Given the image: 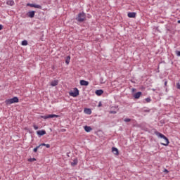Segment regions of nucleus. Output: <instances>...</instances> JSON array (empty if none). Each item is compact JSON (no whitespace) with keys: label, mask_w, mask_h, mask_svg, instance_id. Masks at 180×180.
Instances as JSON below:
<instances>
[{"label":"nucleus","mask_w":180,"mask_h":180,"mask_svg":"<svg viewBox=\"0 0 180 180\" xmlns=\"http://www.w3.org/2000/svg\"><path fill=\"white\" fill-rule=\"evenodd\" d=\"M124 122H125L126 123L129 122H131V119L130 118H125L124 120Z\"/></svg>","instance_id":"23"},{"label":"nucleus","mask_w":180,"mask_h":180,"mask_svg":"<svg viewBox=\"0 0 180 180\" xmlns=\"http://www.w3.org/2000/svg\"><path fill=\"white\" fill-rule=\"evenodd\" d=\"M28 161L30 162H33L36 161V158H30V159H28Z\"/></svg>","instance_id":"24"},{"label":"nucleus","mask_w":180,"mask_h":180,"mask_svg":"<svg viewBox=\"0 0 180 180\" xmlns=\"http://www.w3.org/2000/svg\"><path fill=\"white\" fill-rule=\"evenodd\" d=\"M70 60H71V56H68L65 59V63L67 65L70 64Z\"/></svg>","instance_id":"19"},{"label":"nucleus","mask_w":180,"mask_h":180,"mask_svg":"<svg viewBox=\"0 0 180 180\" xmlns=\"http://www.w3.org/2000/svg\"><path fill=\"white\" fill-rule=\"evenodd\" d=\"M155 134H156V136H158V137H160V139H164L165 143H161L162 146H165V147H167V146L169 144V140H168V138H167V136H165L164 134L158 132V131H155Z\"/></svg>","instance_id":"1"},{"label":"nucleus","mask_w":180,"mask_h":180,"mask_svg":"<svg viewBox=\"0 0 180 180\" xmlns=\"http://www.w3.org/2000/svg\"><path fill=\"white\" fill-rule=\"evenodd\" d=\"M136 91V89L133 88L132 89V92H134Z\"/></svg>","instance_id":"35"},{"label":"nucleus","mask_w":180,"mask_h":180,"mask_svg":"<svg viewBox=\"0 0 180 180\" xmlns=\"http://www.w3.org/2000/svg\"><path fill=\"white\" fill-rule=\"evenodd\" d=\"M84 130H85V131H86V133H89V131H91L92 127H91L89 126H85Z\"/></svg>","instance_id":"18"},{"label":"nucleus","mask_w":180,"mask_h":180,"mask_svg":"<svg viewBox=\"0 0 180 180\" xmlns=\"http://www.w3.org/2000/svg\"><path fill=\"white\" fill-rule=\"evenodd\" d=\"M176 54L178 57H180V51H176Z\"/></svg>","instance_id":"31"},{"label":"nucleus","mask_w":180,"mask_h":180,"mask_svg":"<svg viewBox=\"0 0 180 180\" xmlns=\"http://www.w3.org/2000/svg\"><path fill=\"white\" fill-rule=\"evenodd\" d=\"M136 13L134 12H129L127 14L128 18H136Z\"/></svg>","instance_id":"12"},{"label":"nucleus","mask_w":180,"mask_h":180,"mask_svg":"<svg viewBox=\"0 0 180 180\" xmlns=\"http://www.w3.org/2000/svg\"><path fill=\"white\" fill-rule=\"evenodd\" d=\"M80 85L82 86H88V85H89V82L85 80H80Z\"/></svg>","instance_id":"8"},{"label":"nucleus","mask_w":180,"mask_h":180,"mask_svg":"<svg viewBox=\"0 0 180 180\" xmlns=\"http://www.w3.org/2000/svg\"><path fill=\"white\" fill-rule=\"evenodd\" d=\"M58 85V80H53L51 82V86H57Z\"/></svg>","instance_id":"17"},{"label":"nucleus","mask_w":180,"mask_h":180,"mask_svg":"<svg viewBox=\"0 0 180 180\" xmlns=\"http://www.w3.org/2000/svg\"><path fill=\"white\" fill-rule=\"evenodd\" d=\"M2 29H4V25L0 24V30H2Z\"/></svg>","instance_id":"33"},{"label":"nucleus","mask_w":180,"mask_h":180,"mask_svg":"<svg viewBox=\"0 0 180 180\" xmlns=\"http://www.w3.org/2000/svg\"><path fill=\"white\" fill-rule=\"evenodd\" d=\"M101 106H102V102L100 101L98 105V108H101Z\"/></svg>","instance_id":"32"},{"label":"nucleus","mask_w":180,"mask_h":180,"mask_svg":"<svg viewBox=\"0 0 180 180\" xmlns=\"http://www.w3.org/2000/svg\"><path fill=\"white\" fill-rule=\"evenodd\" d=\"M27 6H30V8H37V9H41V6L39 5V4H34L28 3L27 4Z\"/></svg>","instance_id":"6"},{"label":"nucleus","mask_w":180,"mask_h":180,"mask_svg":"<svg viewBox=\"0 0 180 180\" xmlns=\"http://www.w3.org/2000/svg\"><path fill=\"white\" fill-rule=\"evenodd\" d=\"M84 112L86 115H91L92 113L91 108H84Z\"/></svg>","instance_id":"11"},{"label":"nucleus","mask_w":180,"mask_h":180,"mask_svg":"<svg viewBox=\"0 0 180 180\" xmlns=\"http://www.w3.org/2000/svg\"><path fill=\"white\" fill-rule=\"evenodd\" d=\"M112 153H113V154H115V155H119V150L117 149V148L112 147Z\"/></svg>","instance_id":"9"},{"label":"nucleus","mask_w":180,"mask_h":180,"mask_svg":"<svg viewBox=\"0 0 180 180\" xmlns=\"http://www.w3.org/2000/svg\"><path fill=\"white\" fill-rule=\"evenodd\" d=\"M70 96H72L73 98H77L78 95H79V90L77 88H74L73 91L69 92Z\"/></svg>","instance_id":"4"},{"label":"nucleus","mask_w":180,"mask_h":180,"mask_svg":"<svg viewBox=\"0 0 180 180\" xmlns=\"http://www.w3.org/2000/svg\"><path fill=\"white\" fill-rule=\"evenodd\" d=\"M33 127L34 130H39V127H37V125H34Z\"/></svg>","instance_id":"28"},{"label":"nucleus","mask_w":180,"mask_h":180,"mask_svg":"<svg viewBox=\"0 0 180 180\" xmlns=\"http://www.w3.org/2000/svg\"><path fill=\"white\" fill-rule=\"evenodd\" d=\"M37 134L38 136H44L46 134V131L45 130H39L37 131Z\"/></svg>","instance_id":"13"},{"label":"nucleus","mask_w":180,"mask_h":180,"mask_svg":"<svg viewBox=\"0 0 180 180\" xmlns=\"http://www.w3.org/2000/svg\"><path fill=\"white\" fill-rule=\"evenodd\" d=\"M95 94H96V95H97V96H101V95H102V94H103V90H102V89L96 90Z\"/></svg>","instance_id":"16"},{"label":"nucleus","mask_w":180,"mask_h":180,"mask_svg":"<svg viewBox=\"0 0 180 180\" xmlns=\"http://www.w3.org/2000/svg\"><path fill=\"white\" fill-rule=\"evenodd\" d=\"M36 13V11H29L27 13V15L28 18H34V15Z\"/></svg>","instance_id":"7"},{"label":"nucleus","mask_w":180,"mask_h":180,"mask_svg":"<svg viewBox=\"0 0 180 180\" xmlns=\"http://www.w3.org/2000/svg\"><path fill=\"white\" fill-rule=\"evenodd\" d=\"M19 102V98L16 96L8 98L5 101L6 105H12V103H18Z\"/></svg>","instance_id":"3"},{"label":"nucleus","mask_w":180,"mask_h":180,"mask_svg":"<svg viewBox=\"0 0 180 180\" xmlns=\"http://www.w3.org/2000/svg\"><path fill=\"white\" fill-rule=\"evenodd\" d=\"M145 101H146V102H147L148 103H149V102H151V98H150V97H148V98H146L145 99Z\"/></svg>","instance_id":"25"},{"label":"nucleus","mask_w":180,"mask_h":180,"mask_svg":"<svg viewBox=\"0 0 180 180\" xmlns=\"http://www.w3.org/2000/svg\"><path fill=\"white\" fill-rule=\"evenodd\" d=\"M110 113H111L112 115H116L117 113V112H116L115 110H111V111H110Z\"/></svg>","instance_id":"27"},{"label":"nucleus","mask_w":180,"mask_h":180,"mask_svg":"<svg viewBox=\"0 0 180 180\" xmlns=\"http://www.w3.org/2000/svg\"><path fill=\"white\" fill-rule=\"evenodd\" d=\"M177 23H180V20H179L177 21Z\"/></svg>","instance_id":"37"},{"label":"nucleus","mask_w":180,"mask_h":180,"mask_svg":"<svg viewBox=\"0 0 180 180\" xmlns=\"http://www.w3.org/2000/svg\"><path fill=\"white\" fill-rule=\"evenodd\" d=\"M176 88H177V89H180V84L179 83H176Z\"/></svg>","instance_id":"29"},{"label":"nucleus","mask_w":180,"mask_h":180,"mask_svg":"<svg viewBox=\"0 0 180 180\" xmlns=\"http://www.w3.org/2000/svg\"><path fill=\"white\" fill-rule=\"evenodd\" d=\"M78 165V159L77 158H75L73 160V162H71V165L72 167H75V165Z\"/></svg>","instance_id":"14"},{"label":"nucleus","mask_w":180,"mask_h":180,"mask_svg":"<svg viewBox=\"0 0 180 180\" xmlns=\"http://www.w3.org/2000/svg\"><path fill=\"white\" fill-rule=\"evenodd\" d=\"M167 82L165 81V86H167Z\"/></svg>","instance_id":"34"},{"label":"nucleus","mask_w":180,"mask_h":180,"mask_svg":"<svg viewBox=\"0 0 180 180\" xmlns=\"http://www.w3.org/2000/svg\"><path fill=\"white\" fill-rule=\"evenodd\" d=\"M163 172H165V174H168V172H169L168 171V169H165L163 170Z\"/></svg>","instance_id":"30"},{"label":"nucleus","mask_w":180,"mask_h":180,"mask_svg":"<svg viewBox=\"0 0 180 180\" xmlns=\"http://www.w3.org/2000/svg\"><path fill=\"white\" fill-rule=\"evenodd\" d=\"M67 156H68V157H70V153H67Z\"/></svg>","instance_id":"36"},{"label":"nucleus","mask_w":180,"mask_h":180,"mask_svg":"<svg viewBox=\"0 0 180 180\" xmlns=\"http://www.w3.org/2000/svg\"><path fill=\"white\" fill-rule=\"evenodd\" d=\"M75 19L79 23H82L86 20V14L84 11L79 13Z\"/></svg>","instance_id":"2"},{"label":"nucleus","mask_w":180,"mask_h":180,"mask_svg":"<svg viewBox=\"0 0 180 180\" xmlns=\"http://www.w3.org/2000/svg\"><path fill=\"white\" fill-rule=\"evenodd\" d=\"M40 145H39L38 146H37L36 148H34V149H33V152L34 153H37V150L39 149V148H40Z\"/></svg>","instance_id":"22"},{"label":"nucleus","mask_w":180,"mask_h":180,"mask_svg":"<svg viewBox=\"0 0 180 180\" xmlns=\"http://www.w3.org/2000/svg\"><path fill=\"white\" fill-rule=\"evenodd\" d=\"M21 44H22V46H27V44H28L27 41L23 40V41L21 42Z\"/></svg>","instance_id":"21"},{"label":"nucleus","mask_w":180,"mask_h":180,"mask_svg":"<svg viewBox=\"0 0 180 180\" xmlns=\"http://www.w3.org/2000/svg\"><path fill=\"white\" fill-rule=\"evenodd\" d=\"M6 4L9 5L10 6H13L15 5V1H13V0H8L6 1Z\"/></svg>","instance_id":"15"},{"label":"nucleus","mask_w":180,"mask_h":180,"mask_svg":"<svg viewBox=\"0 0 180 180\" xmlns=\"http://www.w3.org/2000/svg\"><path fill=\"white\" fill-rule=\"evenodd\" d=\"M59 116L58 115H56V114H50V115H41V119H45V120H47V119H53L54 117H58Z\"/></svg>","instance_id":"5"},{"label":"nucleus","mask_w":180,"mask_h":180,"mask_svg":"<svg viewBox=\"0 0 180 180\" xmlns=\"http://www.w3.org/2000/svg\"><path fill=\"white\" fill-rule=\"evenodd\" d=\"M142 95V93L141 91H139L137 93H136L134 95V98L135 99H139L140 98V96H141Z\"/></svg>","instance_id":"10"},{"label":"nucleus","mask_w":180,"mask_h":180,"mask_svg":"<svg viewBox=\"0 0 180 180\" xmlns=\"http://www.w3.org/2000/svg\"><path fill=\"white\" fill-rule=\"evenodd\" d=\"M100 82L101 84H105V81H103V77L100 78Z\"/></svg>","instance_id":"26"},{"label":"nucleus","mask_w":180,"mask_h":180,"mask_svg":"<svg viewBox=\"0 0 180 180\" xmlns=\"http://www.w3.org/2000/svg\"><path fill=\"white\" fill-rule=\"evenodd\" d=\"M40 147L44 146L46 147V148H50V144H46V143H41L39 144Z\"/></svg>","instance_id":"20"}]
</instances>
